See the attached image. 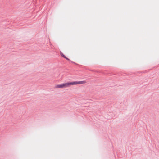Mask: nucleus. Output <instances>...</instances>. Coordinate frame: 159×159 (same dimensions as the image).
I'll list each match as a JSON object with an SVG mask.
<instances>
[{
    "label": "nucleus",
    "mask_w": 159,
    "mask_h": 159,
    "mask_svg": "<svg viewBox=\"0 0 159 159\" xmlns=\"http://www.w3.org/2000/svg\"><path fill=\"white\" fill-rule=\"evenodd\" d=\"M68 83H66L60 84L57 85L55 86V88H64L68 87Z\"/></svg>",
    "instance_id": "f257e3e1"
},
{
    "label": "nucleus",
    "mask_w": 159,
    "mask_h": 159,
    "mask_svg": "<svg viewBox=\"0 0 159 159\" xmlns=\"http://www.w3.org/2000/svg\"><path fill=\"white\" fill-rule=\"evenodd\" d=\"M68 87L70 85H76L78 84L77 81H73L71 82H68Z\"/></svg>",
    "instance_id": "f03ea898"
},
{
    "label": "nucleus",
    "mask_w": 159,
    "mask_h": 159,
    "mask_svg": "<svg viewBox=\"0 0 159 159\" xmlns=\"http://www.w3.org/2000/svg\"><path fill=\"white\" fill-rule=\"evenodd\" d=\"M78 84H84L86 83V82L85 81H77Z\"/></svg>",
    "instance_id": "7ed1b4c3"
},
{
    "label": "nucleus",
    "mask_w": 159,
    "mask_h": 159,
    "mask_svg": "<svg viewBox=\"0 0 159 159\" xmlns=\"http://www.w3.org/2000/svg\"><path fill=\"white\" fill-rule=\"evenodd\" d=\"M60 54L61 56L63 58H65L66 57V56L63 54V53L61 51L60 52Z\"/></svg>",
    "instance_id": "20e7f679"
},
{
    "label": "nucleus",
    "mask_w": 159,
    "mask_h": 159,
    "mask_svg": "<svg viewBox=\"0 0 159 159\" xmlns=\"http://www.w3.org/2000/svg\"><path fill=\"white\" fill-rule=\"evenodd\" d=\"M64 58L66 59V60H67V61H71L69 58H68L66 57Z\"/></svg>",
    "instance_id": "39448f33"
},
{
    "label": "nucleus",
    "mask_w": 159,
    "mask_h": 159,
    "mask_svg": "<svg viewBox=\"0 0 159 159\" xmlns=\"http://www.w3.org/2000/svg\"><path fill=\"white\" fill-rule=\"evenodd\" d=\"M70 61L72 63H73V64H76L75 63V62H73V61Z\"/></svg>",
    "instance_id": "423d86ee"
}]
</instances>
